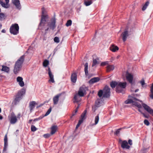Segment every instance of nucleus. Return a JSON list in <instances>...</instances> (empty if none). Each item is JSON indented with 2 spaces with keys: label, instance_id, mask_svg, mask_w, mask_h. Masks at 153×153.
Instances as JSON below:
<instances>
[{
  "label": "nucleus",
  "instance_id": "8",
  "mask_svg": "<svg viewBox=\"0 0 153 153\" xmlns=\"http://www.w3.org/2000/svg\"><path fill=\"white\" fill-rule=\"evenodd\" d=\"M45 10L44 8L42 9V16L41 22V25H43L44 24H46L47 25V17L45 15Z\"/></svg>",
  "mask_w": 153,
  "mask_h": 153
},
{
  "label": "nucleus",
  "instance_id": "44",
  "mask_svg": "<svg viewBox=\"0 0 153 153\" xmlns=\"http://www.w3.org/2000/svg\"><path fill=\"white\" fill-rule=\"evenodd\" d=\"M54 40L55 42L58 43L59 42V38L57 37H55L54 39Z\"/></svg>",
  "mask_w": 153,
  "mask_h": 153
},
{
  "label": "nucleus",
  "instance_id": "15",
  "mask_svg": "<svg viewBox=\"0 0 153 153\" xmlns=\"http://www.w3.org/2000/svg\"><path fill=\"white\" fill-rule=\"evenodd\" d=\"M121 147L123 149H129L130 147L128 145V143L126 140H124L121 143Z\"/></svg>",
  "mask_w": 153,
  "mask_h": 153
},
{
  "label": "nucleus",
  "instance_id": "13",
  "mask_svg": "<svg viewBox=\"0 0 153 153\" xmlns=\"http://www.w3.org/2000/svg\"><path fill=\"white\" fill-rule=\"evenodd\" d=\"M126 79L128 82L131 83H132L133 79V76L131 74L127 72L126 74Z\"/></svg>",
  "mask_w": 153,
  "mask_h": 153
},
{
  "label": "nucleus",
  "instance_id": "3",
  "mask_svg": "<svg viewBox=\"0 0 153 153\" xmlns=\"http://www.w3.org/2000/svg\"><path fill=\"white\" fill-rule=\"evenodd\" d=\"M21 114L18 113L17 115H16L13 112H11L8 116V119L10 121V123L11 124H15L16 123L19 119L20 117Z\"/></svg>",
  "mask_w": 153,
  "mask_h": 153
},
{
  "label": "nucleus",
  "instance_id": "53",
  "mask_svg": "<svg viewBox=\"0 0 153 153\" xmlns=\"http://www.w3.org/2000/svg\"><path fill=\"white\" fill-rule=\"evenodd\" d=\"M44 137L45 138H47L48 137V134H45L44 135Z\"/></svg>",
  "mask_w": 153,
  "mask_h": 153
},
{
  "label": "nucleus",
  "instance_id": "6",
  "mask_svg": "<svg viewBox=\"0 0 153 153\" xmlns=\"http://www.w3.org/2000/svg\"><path fill=\"white\" fill-rule=\"evenodd\" d=\"M88 90V89L87 87L84 86H82L79 88L78 94L79 97H83L86 94V91Z\"/></svg>",
  "mask_w": 153,
  "mask_h": 153
},
{
  "label": "nucleus",
  "instance_id": "24",
  "mask_svg": "<svg viewBox=\"0 0 153 153\" xmlns=\"http://www.w3.org/2000/svg\"><path fill=\"white\" fill-rule=\"evenodd\" d=\"M71 79L72 82L75 83L76 82L77 79V76L75 73H74L72 74Z\"/></svg>",
  "mask_w": 153,
  "mask_h": 153
},
{
  "label": "nucleus",
  "instance_id": "4",
  "mask_svg": "<svg viewBox=\"0 0 153 153\" xmlns=\"http://www.w3.org/2000/svg\"><path fill=\"white\" fill-rule=\"evenodd\" d=\"M110 88L107 86H105L103 90H100L98 93L99 97H108L110 96Z\"/></svg>",
  "mask_w": 153,
  "mask_h": 153
},
{
  "label": "nucleus",
  "instance_id": "17",
  "mask_svg": "<svg viewBox=\"0 0 153 153\" xmlns=\"http://www.w3.org/2000/svg\"><path fill=\"white\" fill-rule=\"evenodd\" d=\"M37 104V103L35 101H32L30 102L29 103V108L30 112L33 110L36 105Z\"/></svg>",
  "mask_w": 153,
  "mask_h": 153
},
{
  "label": "nucleus",
  "instance_id": "26",
  "mask_svg": "<svg viewBox=\"0 0 153 153\" xmlns=\"http://www.w3.org/2000/svg\"><path fill=\"white\" fill-rule=\"evenodd\" d=\"M79 96V95L77 94H76L75 95L74 97V102H78L80 101V99Z\"/></svg>",
  "mask_w": 153,
  "mask_h": 153
},
{
  "label": "nucleus",
  "instance_id": "42",
  "mask_svg": "<svg viewBox=\"0 0 153 153\" xmlns=\"http://www.w3.org/2000/svg\"><path fill=\"white\" fill-rule=\"evenodd\" d=\"M109 62L108 61L102 62L101 63V65L102 66H105L106 65H108Z\"/></svg>",
  "mask_w": 153,
  "mask_h": 153
},
{
  "label": "nucleus",
  "instance_id": "33",
  "mask_svg": "<svg viewBox=\"0 0 153 153\" xmlns=\"http://www.w3.org/2000/svg\"><path fill=\"white\" fill-rule=\"evenodd\" d=\"M88 63H85V69L84 71L86 75H87L88 74Z\"/></svg>",
  "mask_w": 153,
  "mask_h": 153
},
{
  "label": "nucleus",
  "instance_id": "64",
  "mask_svg": "<svg viewBox=\"0 0 153 153\" xmlns=\"http://www.w3.org/2000/svg\"><path fill=\"white\" fill-rule=\"evenodd\" d=\"M79 107V106L78 105V106L76 108H77L78 109Z\"/></svg>",
  "mask_w": 153,
  "mask_h": 153
},
{
  "label": "nucleus",
  "instance_id": "54",
  "mask_svg": "<svg viewBox=\"0 0 153 153\" xmlns=\"http://www.w3.org/2000/svg\"><path fill=\"white\" fill-rule=\"evenodd\" d=\"M51 108H49V109H48V114L51 112Z\"/></svg>",
  "mask_w": 153,
  "mask_h": 153
},
{
  "label": "nucleus",
  "instance_id": "58",
  "mask_svg": "<svg viewBox=\"0 0 153 153\" xmlns=\"http://www.w3.org/2000/svg\"><path fill=\"white\" fill-rule=\"evenodd\" d=\"M138 91H139L138 89H136L135 91V92H137Z\"/></svg>",
  "mask_w": 153,
  "mask_h": 153
},
{
  "label": "nucleus",
  "instance_id": "45",
  "mask_svg": "<svg viewBox=\"0 0 153 153\" xmlns=\"http://www.w3.org/2000/svg\"><path fill=\"white\" fill-rule=\"evenodd\" d=\"M31 130L32 131H34L36 130V128L35 126L32 125L31 126Z\"/></svg>",
  "mask_w": 153,
  "mask_h": 153
},
{
  "label": "nucleus",
  "instance_id": "63",
  "mask_svg": "<svg viewBox=\"0 0 153 153\" xmlns=\"http://www.w3.org/2000/svg\"><path fill=\"white\" fill-rule=\"evenodd\" d=\"M1 108H0V113L1 112Z\"/></svg>",
  "mask_w": 153,
  "mask_h": 153
},
{
  "label": "nucleus",
  "instance_id": "41",
  "mask_svg": "<svg viewBox=\"0 0 153 153\" xmlns=\"http://www.w3.org/2000/svg\"><path fill=\"white\" fill-rule=\"evenodd\" d=\"M72 24V21L71 20H68L66 24V25L67 27H68L71 25Z\"/></svg>",
  "mask_w": 153,
  "mask_h": 153
},
{
  "label": "nucleus",
  "instance_id": "25",
  "mask_svg": "<svg viewBox=\"0 0 153 153\" xmlns=\"http://www.w3.org/2000/svg\"><path fill=\"white\" fill-rule=\"evenodd\" d=\"M25 93V91L24 89H22L19 91L16 95L22 98V96Z\"/></svg>",
  "mask_w": 153,
  "mask_h": 153
},
{
  "label": "nucleus",
  "instance_id": "9",
  "mask_svg": "<svg viewBox=\"0 0 153 153\" xmlns=\"http://www.w3.org/2000/svg\"><path fill=\"white\" fill-rule=\"evenodd\" d=\"M58 130V127L55 125H53L50 128V132L48 134V137L55 134Z\"/></svg>",
  "mask_w": 153,
  "mask_h": 153
},
{
  "label": "nucleus",
  "instance_id": "46",
  "mask_svg": "<svg viewBox=\"0 0 153 153\" xmlns=\"http://www.w3.org/2000/svg\"><path fill=\"white\" fill-rule=\"evenodd\" d=\"M144 124L147 126H148L149 125V122L147 120H145L144 121Z\"/></svg>",
  "mask_w": 153,
  "mask_h": 153
},
{
  "label": "nucleus",
  "instance_id": "43",
  "mask_svg": "<svg viewBox=\"0 0 153 153\" xmlns=\"http://www.w3.org/2000/svg\"><path fill=\"white\" fill-rule=\"evenodd\" d=\"M86 112V110L84 111V112L81 115V118L83 119L84 120L85 119V116Z\"/></svg>",
  "mask_w": 153,
  "mask_h": 153
},
{
  "label": "nucleus",
  "instance_id": "1",
  "mask_svg": "<svg viewBox=\"0 0 153 153\" xmlns=\"http://www.w3.org/2000/svg\"><path fill=\"white\" fill-rule=\"evenodd\" d=\"M136 101H139V100L134 97H132L131 99H128L125 101L126 104L132 103L133 105L139 108H142L141 104L136 102ZM141 102L142 106L144 109L149 113L153 116V110L146 104L143 103L141 101H140Z\"/></svg>",
  "mask_w": 153,
  "mask_h": 153
},
{
  "label": "nucleus",
  "instance_id": "29",
  "mask_svg": "<svg viewBox=\"0 0 153 153\" xmlns=\"http://www.w3.org/2000/svg\"><path fill=\"white\" fill-rule=\"evenodd\" d=\"M21 99V98L16 95L14 101L15 104L17 103Z\"/></svg>",
  "mask_w": 153,
  "mask_h": 153
},
{
  "label": "nucleus",
  "instance_id": "19",
  "mask_svg": "<svg viewBox=\"0 0 153 153\" xmlns=\"http://www.w3.org/2000/svg\"><path fill=\"white\" fill-rule=\"evenodd\" d=\"M100 80V79L98 77H95L91 79L89 81L90 84H92L94 83L98 82Z\"/></svg>",
  "mask_w": 153,
  "mask_h": 153
},
{
  "label": "nucleus",
  "instance_id": "28",
  "mask_svg": "<svg viewBox=\"0 0 153 153\" xmlns=\"http://www.w3.org/2000/svg\"><path fill=\"white\" fill-rule=\"evenodd\" d=\"M2 69L1 70L5 72H8L9 71V68L7 66H2Z\"/></svg>",
  "mask_w": 153,
  "mask_h": 153
},
{
  "label": "nucleus",
  "instance_id": "30",
  "mask_svg": "<svg viewBox=\"0 0 153 153\" xmlns=\"http://www.w3.org/2000/svg\"><path fill=\"white\" fill-rule=\"evenodd\" d=\"M99 64V62L96 59H94L93 60V64L92 65V67H96L97 65Z\"/></svg>",
  "mask_w": 153,
  "mask_h": 153
},
{
  "label": "nucleus",
  "instance_id": "37",
  "mask_svg": "<svg viewBox=\"0 0 153 153\" xmlns=\"http://www.w3.org/2000/svg\"><path fill=\"white\" fill-rule=\"evenodd\" d=\"M149 1L146 2L145 4L143 6V7L142 8V10H145L146 9V8L148 6L149 4Z\"/></svg>",
  "mask_w": 153,
  "mask_h": 153
},
{
  "label": "nucleus",
  "instance_id": "48",
  "mask_svg": "<svg viewBox=\"0 0 153 153\" xmlns=\"http://www.w3.org/2000/svg\"><path fill=\"white\" fill-rule=\"evenodd\" d=\"M83 120L84 119L81 118V119L79 120L78 123L81 124L82 123Z\"/></svg>",
  "mask_w": 153,
  "mask_h": 153
},
{
  "label": "nucleus",
  "instance_id": "38",
  "mask_svg": "<svg viewBox=\"0 0 153 153\" xmlns=\"http://www.w3.org/2000/svg\"><path fill=\"white\" fill-rule=\"evenodd\" d=\"M85 3L86 6H88L92 3V1L91 0L88 1H85Z\"/></svg>",
  "mask_w": 153,
  "mask_h": 153
},
{
  "label": "nucleus",
  "instance_id": "34",
  "mask_svg": "<svg viewBox=\"0 0 153 153\" xmlns=\"http://www.w3.org/2000/svg\"><path fill=\"white\" fill-rule=\"evenodd\" d=\"M4 147L5 148H6L7 147V135H6L4 137Z\"/></svg>",
  "mask_w": 153,
  "mask_h": 153
},
{
  "label": "nucleus",
  "instance_id": "52",
  "mask_svg": "<svg viewBox=\"0 0 153 153\" xmlns=\"http://www.w3.org/2000/svg\"><path fill=\"white\" fill-rule=\"evenodd\" d=\"M80 124H79V123H78L77 124V125L76 126V128H77L79 127L80 126Z\"/></svg>",
  "mask_w": 153,
  "mask_h": 153
},
{
  "label": "nucleus",
  "instance_id": "22",
  "mask_svg": "<svg viewBox=\"0 0 153 153\" xmlns=\"http://www.w3.org/2000/svg\"><path fill=\"white\" fill-rule=\"evenodd\" d=\"M61 96V94H58L55 96L53 99V103L54 104H57L59 101V98Z\"/></svg>",
  "mask_w": 153,
  "mask_h": 153
},
{
  "label": "nucleus",
  "instance_id": "20",
  "mask_svg": "<svg viewBox=\"0 0 153 153\" xmlns=\"http://www.w3.org/2000/svg\"><path fill=\"white\" fill-rule=\"evenodd\" d=\"M13 3L16 6V7L20 9L21 8V6L19 0H12Z\"/></svg>",
  "mask_w": 153,
  "mask_h": 153
},
{
  "label": "nucleus",
  "instance_id": "59",
  "mask_svg": "<svg viewBox=\"0 0 153 153\" xmlns=\"http://www.w3.org/2000/svg\"><path fill=\"white\" fill-rule=\"evenodd\" d=\"M2 116L0 114V120H1L2 119Z\"/></svg>",
  "mask_w": 153,
  "mask_h": 153
},
{
  "label": "nucleus",
  "instance_id": "51",
  "mask_svg": "<svg viewBox=\"0 0 153 153\" xmlns=\"http://www.w3.org/2000/svg\"><path fill=\"white\" fill-rule=\"evenodd\" d=\"M43 105V104H40V105L37 106L36 108H39V107H41Z\"/></svg>",
  "mask_w": 153,
  "mask_h": 153
},
{
  "label": "nucleus",
  "instance_id": "60",
  "mask_svg": "<svg viewBox=\"0 0 153 153\" xmlns=\"http://www.w3.org/2000/svg\"><path fill=\"white\" fill-rule=\"evenodd\" d=\"M120 57V56H117V59H118Z\"/></svg>",
  "mask_w": 153,
  "mask_h": 153
},
{
  "label": "nucleus",
  "instance_id": "50",
  "mask_svg": "<svg viewBox=\"0 0 153 153\" xmlns=\"http://www.w3.org/2000/svg\"><path fill=\"white\" fill-rule=\"evenodd\" d=\"M142 114L143 115V116L146 118H148V116H147V115H146L144 113H142Z\"/></svg>",
  "mask_w": 153,
  "mask_h": 153
},
{
  "label": "nucleus",
  "instance_id": "21",
  "mask_svg": "<svg viewBox=\"0 0 153 153\" xmlns=\"http://www.w3.org/2000/svg\"><path fill=\"white\" fill-rule=\"evenodd\" d=\"M114 69V65H108L106 67V71L107 72H109L113 70Z\"/></svg>",
  "mask_w": 153,
  "mask_h": 153
},
{
  "label": "nucleus",
  "instance_id": "18",
  "mask_svg": "<svg viewBox=\"0 0 153 153\" xmlns=\"http://www.w3.org/2000/svg\"><path fill=\"white\" fill-rule=\"evenodd\" d=\"M5 0L6 2V3L1 1L0 4L3 7L5 8H8L10 7V5L9 4V0Z\"/></svg>",
  "mask_w": 153,
  "mask_h": 153
},
{
  "label": "nucleus",
  "instance_id": "55",
  "mask_svg": "<svg viewBox=\"0 0 153 153\" xmlns=\"http://www.w3.org/2000/svg\"><path fill=\"white\" fill-rule=\"evenodd\" d=\"M1 32H2V33H5V30H4V29L2 30V31H1Z\"/></svg>",
  "mask_w": 153,
  "mask_h": 153
},
{
  "label": "nucleus",
  "instance_id": "35",
  "mask_svg": "<svg viewBox=\"0 0 153 153\" xmlns=\"http://www.w3.org/2000/svg\"><path fill=\"white\" fill-rule=\"evenodd\" d=\"M140 83L143 87H146V84L144 80L142 79L140 81Z\"/></svg>",
  "mask_w": 153,
  "mask_h": 153
},
{
  "label": "nucleus",
  "instance_id": "49",
  "mask_svg": "<svg viewBox=\"0 0 153 153\" xmlns=\"http://www.w3.org/2000/svg\"><path fill=\"white\" fill-rule=\"evenodd\" d=\"M128 143L130 145H131L132 144V141L131 140H129L128 141Z\"/></svg>",
  "mask_w": 153,
  "mask_h": 153
},
{
  "label": "nucleus",
  "instance_id": "39",
  "mask_svg": "<svg viewBox=\"0 0 153 153\" xmlns=\"http://www.w3.org/2000/svg\"><path fill=\"white\" fill-rule=\"evenodd\" d=\"M48 115V111H47V112H46V113L45 114L43 117H39V118H38L35 119L34 120V121H38V120H39L40 119H42L43 117H44V116H47Z\"/></svg>",
  "mask_w": 153,
  "mask_h": 153
},
{
  "label": "nucleus",
  "instance_id": "12",
  "mask_svg": "<svg viewBox=\"0 0 153 153\" xmlns=\"http://www.w3.org/2000/svg\"><path fill=\"white\" fill-rule=\"evenodd\" d=\"M129 35L128 32L126 30L122 33L121 34V36L122 37V39L124 42H125L126 40Z\"/></svg>",
  "mask_w": 153,
  "mask_h": 153
},
{
  "label": "nucleus",
  "instance_id": "62",
  "mask_svg": "<svg viewBox=\"0 0 153 153\" xmlns=\"http://www.w3.org/2000/svg\"><path fill=\"white\" fill-rule=\"evenodd\" d=\"M31 121H32V120H30V121H30V122H31Z\"/></svg>",
  "mask_w": 153,
  "mask_h": 153
},
{
  "label": "nucleus",
  "instance_id": "27",
  "mask_svg": "<svg viewBox=\"0 0 153 153\" xmlns=\"http://www.w3.org/2000/svg\"><path fill=\"white\" fill-rule=\"evenodd\" d=\"M112 88H114L117 85V82L115 81L112 82L110 84Z\"/></svg>",
  "mask_w": 153,
  "mask_h": 153
},
{
  "label": "nucleus",
  "instance_id": "61",
  "mask_svg": "<svg viewBox=\"0 0 153 153\" xmlns=\"http://www.w3.org/2000/svg\"><path fill=\"white\" fill-rule=\"evenodd\" d=\"M96 109L95 108H95L94 110V111H95V110H96Z\"/></svg>",
  "mask_w": 153,
  "mask_h": 153
},
{
  "label": "nucleus",
  "instance_id": "16",
  "mask_svg": "<svg viewBox=\"0 0 153 153\" xmlns=\"http://www.w3.org/2000/svg\"><path fill=\"white\" fill-rule=\"evenodd\" d=\"M56 20L55 18L53 17L51 20L50 27V28L53 30L56 27L55 26Z\"/></svg>",
  "mask_w": 153,
  "mask_h": 153
},
{
  "label": "nucleus",
  "instance_id": "7",
  "mask_svg": "<svg viewBox=\"0 0 153 153\" xmlns=\"http://www.w3.org/2000/svg\"><path fill=\"white\" fill-rule=\"evenodd\" d=\"M19 27L17 24L12 26L10 29V32L14 35H16L19 32Z\"/></svg>",
  "mask_w": 153,
  "mask_h": 153
},
{
  "label": "nucleus",
  "instance_id": "31",
  "mask_svg": "<svg viewBox=\"0 0 153 153\" xmlns=\"http://www.w3.org/2000/svg\"><path fill=\"white\" fill-rule=\"evenodd\" d=\"M151 94L150 95V97L152 99H153V83L151 87Z\"/></svg>",
  "mask_w": 153,
  "mask_h": 153
},
{
  "label": "nucleus",
  "instance_id": "47",
  "mask_svg": "<svg viewBox=\"0 0 153 153\" xmlns=\"http://www.w3.org/2000/svg\"><path fill=\"white\" fill-rule=\"evenodd\" d=\"M120 129H121L120 128L117 129L115 133V134L117 135H118L120 132Z\"/></svg>",
  "mask_w": 153,
  "mask_h": 153
},
{
  "label": "nucleus",
  "instance_id": "14",
  "mask_svg": "<svg viewBox=\"0 0 153 153\" xmlns=\"http://www.w3.org/2000/svg\"><path fill=\"white\" fill-rule=\"evenodd\" d=\"M16 80L19 85L21 87L24 86V83L23 81V78L20 76H18L16 78Z\"/></svg>",
  "mask_w": 153,
  "mask_h": 153
},
{
  "label": "nucleus",
  "instance_id": "10",
  "mask_svg": "<svg viewBox=\"0 0 153 153\" xmlns=\"http://www.w3.org/2000/svg\"><path fill=\"white\" fill-rule=\"evenodd\" d=\"M103 98L100 97L95 102V107H99L104 104Z\"/></svg>",
  "mask_w": 153,
  "mask_h": 153
},
{
  "label": "nucleus",
  "instance_id": "2",
  "mask_svg": "<svg viewBox=\"0 0 153 153\" xmlns=\"http://www.w3.org/2000/svg\"><path fill=\"white\" fill-rule=\"evenodd\" d=\"M24 59V56H22L16 62L13 69V72L15 74H17L20 70Z\"/></svg>",
  "mask_w": 153,
  "mask_h": 153
},
{
  "label": "nucleus",
  "instance_id": "32",
  "mask_svg": "<svg viewBox=\"0 0 153 153\" xmlns=\"http://www.w3.org/2000/svg\"><path fill=\"white\" fill-rule=\"evenodd\" d=\"M43 66L44 68H46L48 66V60L45 59L44 60L42 63Z\"/></svg>",
  "mask_w": 153,
  "mask_h": 153
},
{
  "label": "nucleus",
  "instance_id": "57",
  "mask_svg": "<svg viewBox=\"0 0 153 153\" xmlns=\"http://www.w3.org/2000/svg\"><path fill=\"white\" fill-rule=\"evenodd\" d=\"M78 110V109L77 108H76V109L75 110V113H76L77 111Z\"/></svg>",
  "mask_w": 153,
  "mask_h": 153
},
{
  "label": "nucleus",
  "instance_id": "11",
  "mask_svg": "<svg viewBox=\"0 0 153 153\" xmlns=\"http://www.w3.org/2000/svg\"><path fill=\"white\" fill-rule=\"evenodd\" d=\"M48 75L49 77V79L48 81L50 82L54 83L55 81L54 78V75L52 74L50 69L48 68Z\"/></svg>",
  "mask_w": 153,
  "mask_h": 153
},
{
  "label": "nucleus",
  "instance_id": "36",
  "mask_svg": "<svg viewBox=\"0 0 153 153\" xmlns=\"http://www.w3.org/2000/svg\"><path fill=\"white\" fill-rule=\"evenodd\" d=\"M6 16L5 15V14L2 13L0 12V20H2L5 18Z\"/></svg>",
  "mask_w": 153,
  "mask_h": 153
},
{
  "label": "nucleus",
  "instance_id": "23",
  "mask_svg": "<svg viewBox=\"0 0 153 153\" xmlns=\"http://www.w3.org/2000/svg\"><path fill=\"white\" fill-rule=\"evenodd\" d=\"M110 50L113 52H115L119 49L118 47L114 45H112L110 48Z\"/></svg>",
  "mask_w": 153,
  "mask_h": 153
},
{
  "label": "nucleus",
  "instance_id": "40",
  "mask_svg": "<svg viewBox=\"0 0 153 153\" xmlns=\"http://www.w3.org/2000/svg\"><path fill=\"white\" fill-rule=\"evenodd\" d=\"M99 120V117L98 115L96 116L95 118V124L96 125L98 122Z\"/></svg>",
  "mask_w": 153,
  "mask_h": 153
},
{
  "label": "nucleus",
  "instance_id": "56",
  "mask_svg": "<svg viewBox=\"0 0 153 153\" xmlns=\"http://www.w3.org/2000/svg\"><path fill=\"white\" fill-rule=\"evenodd\" d=\"M138 111H139L142 114V113H143L142 112V111H141V110L140 109H138Z\"/></svg>",
  "mask_w": 153,
  "mask_h": 153
},
{
  "label": "nucleus",
  "instance_id": "5",
  "mask_svg": "<svg viewBox=\"0 0 153 153\" xmlns=\"http://www.w3.org/2000/svg\"><path fill=\"white\" fill-rule=\"evenodd\" d=\"M126 85V82H117V85L116 88V91L117 92L123 93V89L125 88Z\"/></svg>",
  "mask_w": 153,
  "mask_h": 153
}]
</instances>
